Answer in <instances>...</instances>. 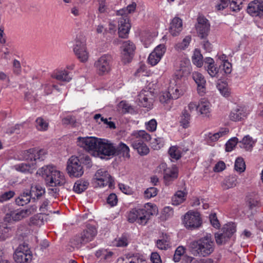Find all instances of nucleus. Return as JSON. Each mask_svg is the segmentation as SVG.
Listing matches in <instances>:
<instances>
[{
    "mask_svg": "<svg viewBox=\"0 0 263 263\" xmlns=\"http://www.w3.org/2000/svg\"><path fill=\"white\" fill-rule=\"evenodd\" d=\"M94 180L95 183L99 187L108 185L110 188L114 185V179L104 168L99 169L96 172L94 176Z\"/></svg>",
    "mask_w": 263,
    "mask_h": 263,
    "instance_id": "9b49d317",
    "label": "nucleus"
},
{
    "mask_svg": "<svg viewBox=\"0 0 263 263\" xmlns=\"http://www.w3.org/2000/svg\"><path fill=\"white\" fill-rule=\"evenodd\" d=\"M100 157L103 156H111L115 155V146L110 141L105 139H100L97 151Z\"/></svg>",
    "mask_w": 263,
    "mask_h": 263,
    "instance_id": "ddd939ff",
    "label": "nucleus"
},
{
    "mask_svg": "<svg viewBox=\"0 0 263 263\" xmlns=\"http://www.w3.org/2000/svg\"><path fill=\"white\" fill-rule=\"evenodd\" d=\"M112 57L108 54H103L95 63V67L99 75L108 73L111 69Z\"/></svg>",
    "mask_w": 263,
    "mask_h": 263,
    "instance_id": "1a4fd4ad",
    "label": "nucleus"
},
{
    "mask_svg": "<svg viewBox=\"0 0 263 263\" xmlns=\"http://www.w3.org/2000/svg\"><path fill=\"white\" fill-rule=\"evenodd\" d=\"M73 51L80 61L85 62L87 61L89 54L84 42L76 40L73 47Z\"/></svg>",
    "mask_w": 263,
    "mask_h": 263,
    "instance_id": "6ab92c4d",
    "label": "nucleus"
},
{
    "mask_svg": "<svg viewBox=\"0 0 263 263\" xmlns=\"http://www.w3.org/2000/svg\"><path fill=\"white\" fill-rule=\"evenodd\" d=\"M37 173L45 177L47 183L52 187L61 186L66 182L63 173L53 166H43L37 171Z\"/></svg>",
    "mask_w": 263,
    "mask_h": 263,
    "instance_id": "7ed1b4c3",
    "label": "nucleus"
},
{
    "mask_svg": "<svg viewBox=\"0 0 263 263\" xmlns=\"http://www.w3.org/2000/svg\"><path fill=\"white\" fill-rule=\"evenodd\" d=\"M238 143V139L234 137L229 140L226 144V151L231 152Z\"/></svg>",
    "mask_w": 263,
    "mask_h": 263,
    "instance_id": "5fc2aeb1",
    "label": "nucleus"
},
{
    "mask_svg": "<svg viewBox=\"0 0 263 263\" xmlns=\"http://www.w3.org/2000/svg\"><path fill=\"white\" fill-rule=\"evenodd\" d=\"M248 114L246 109L243 107L238 106L231 111L229 118L232 121L237 122L246 118Z\"/></svg>",
    "mask_w": 263,
    "mask_h": 263,
    "instance_id": "b1692460",
    "label": "nucleus"
},
{
    "mask_svg": "<svg viewBox=\"0 0 263 263\" xmlns=\"http://www.w3.org/2000/svg\"><path fill=\"white\" fill-rule=\"evenodd\" d=\"M182 30V21L178 17H175L170 23L169 31L173 36L178 35Z\"/></svg>",
    "mask_w": 263,
    "mask_h": 263,
    "instance_id": "393cba45",
    "label": "nucleus"
},
{
    "mask_svg": "<svg viewBox=\"0 0 263 263\" xmlns=\"http://www.w3.org/2000/svg\"><path fill=\"white\" fill-rule=\"evenodd\" d=\"M43 218L41 217V214H37L30 219V222L34 225H40L43 223Z\"/></svg>",
    "mask_w": 263,
    "mask_h": 263,
    "instance_id": "69168bd1",
    "label": "nucleus"
},
{
    "mask_svg": "<svg viewBox=\"0 0 263 263\" xmlns=\"http://www.w3.org/2000/svg\"><path fill=\"white\" fill-rule=\"evenodd\" d=\"M190 250L194 256H209L214 250V242L210 234L191 242Z\"/></svg>",
    "mask_w": 263,
    "mask_h": 263,
    "instance_id": "f03ea898",
    "label": "nucleus"
},
{
    "mask_svg": "<svg viewBox=\"0 0 263 263\" xmlns=\"http://www.w3.org/2000/svg\"><path fill=\"white\" fill-rule=\"evenodd\" d=\"M67 170L70 177H80L84 173V170L79 158L71 156L67 162Z\"/></svg>",
    "mask_w": 263,
    "mask_h": 263,
    "instance_id": "f8f14e48",
    "label": "nucleus"
},
{
    "mask_svg": "<svg viewBox=\"0 0 263 263\" xmlns=\"http://www.w3.org/2000/svg\"><path fill=\"white\" fill-rule=\"evenodd\" d=\"M174 214V211L172 207L165 206L163 208L162 212V217L163 219L166 220L172 217Z\"/></svg>",
    "mask_w": 263,
    "mask_h": 263,
    "instance_id": "864d4df0",
    "label": "nucleus"
},
{
    "mask_svg": "<svg viewBox=\"0 0 263 263\" xmlns=\"http://www.w3.org/2000/svg\"><path fill=\"white\" fill-rule=\"evenodd\" d=\"M183 223L187 229H195L199 228L202 224L200 214L196 211H189L184 216Z\"/></svg>",
    "mask_w": 263,
    "mask_h": 263,
    "instance_id": "9d476101",
    "label": "nucleus"
},
{
    "mask_svg": "<svg viewBox=\"0 0 263 263\" xmlns=\"http://www.w3.org/2000/svg\"><path fill=\"white\" fill-rule=\"evenodd\" d=\"M211 103L206 99H201L198 103V110L203 116L209 117L211 112Z\"/></svg>",
    "mask_w": 263,
    "mask_h": 263,
    "instance_id": "cd10ccee",
    "label": "nucleus"
},
{
    "mask_svg": "<svg viewBox=\"0 0 263 263\" xmlns=\"http://www.w3.org/2000/svg\"><path fill=\"white\" fill-rule=\"evenodd\" d=\"M191 115L187 110L184 109L180 116V123L184 128H188L190 125Z\"/></svg>",
    "mask_w": 263,
    "mask_h": 263,
    "instance_id": "58836bf2",
    "label": "nucleus"
},
{
    "mask_svg": "<svg viewBox=\"0 0 263 263\" xmlns=\"http://www.w3.org/2000/svg\"><path fill=\"white\" fill-rule=\"evenodd\" d=\"M136 4L134 2L128 5L126 8H122L117 11V15L121 17L119 20L118 34L119 37L126 38L127 37L130 28L129 19L127 15L134 12L136 9Z\"/></svg>",
    "mask_w": 263,
    "mask_h": 263,
    "instance_id": "20e7f679",
    "label": "nucleus"
},
{
    "mask_svg": "<svg viewBox=\"0 0 263 263\" xmlns=\"http://www.w3.org/2000/svg\"><path fill=\"white\" fill-rule=\"evenodd\" d=\"M15 261L17 263H29L32 258V254L26 244L19 245L13 255Z\"/></svg>",
    "mask_w": 263,
    "mask_h": 263,
    "instance_id": "6e6552de",
    "label": "nucleus"
},
{
    "mask_svg": "<svg viewBox=\"0 0 263 263\" xmlns=\"http://www.w3.org/2000/svg\"><path fill=\"white\" fill-rule=\"evenodd\" d=\"M37 208L35 205H32L26 209L10 210L6 214L4 221L7 222L19 221L35 213Z\"/></svg>",
    "mask_w": 263,
    "mask_h": 263,
    "instance_id": "423d86ee",
    "label": "nucleus"
},
{
    "mask_svg": "<svg viewBox=\"0 0 263 263\" xmlns=\"http://www.w3.org/2000/svg\"><path fill=\"white\" fill-rule=\"evenodd\" d=\"M156 205L147 203L143 208H134L128 213L127 219L129 222L136 221L140 224L145 225L147 223L150 216L157 212Z\"/></svg>",
    "mask_w": 263,
    "mask_h": 263,
    "instance_id": "f257e3e1",
    "label": "nucleus"
},
{
    "mask_svg": "<svg viewBox=\"0 0 263 263\" xmlns=\"http://www.w3.org/2000/svg\"><path fill=\"white\" fill-rule=\"evenodd\" d=\"M117 201L118 200L116 195L113 193L110 194L107 199V203L112 206L117 204Z\"/></svg>",
    "mask_w": 263,
    "mask_h": 263,
    "instance_id": "774afa93",
    "label": "nucleus"
},
{
    "mask_svg": "<svg viewBox=\"0 0 263 263\" xmlns=\"http://www.w3.org/2000/svg\"><path fill=\"white\" fill-rule=\"evenodd\" d=\"M229 6L233 11H239L242 7V1L241 0H232L230 1Z\"/></svg>",
    "mask_w": 263,
    "mask_h": 263,
    "instance_id": "603ef678",
    "label": "nucleus"
},
{
    "mask_svg": "<svg viewBox=\"0 0 263 263\" xmlns=\"http://www.w3.org/2000/svg\"><path fill=\"white\" fill-rule=\"evenodd\" d=\"M115 155H122L123 157H130L129 148L125 144L120 142L117 147L115 146Z\"/></svg>",
    "mask_w": 263,
    "mask_h": 263,
    "instance_id": "f704fd0d",
    "label": "nucleus"
},
{
    "mask_svg": "<svg viewBox=\"0 0 263 263\" xmlns=\"http://www.w3.org/2000/svg\"><path fill=\"white\" fill-rule=\"evenodd\" d=\"M168 154L172 159L178 160L181 157V148L177 146H172L169 149Z\"/></svg>",
    "mask_w": 263,
    "mask_h": 263,
    "instance_id": "37998d69",
    "label": "nucleus"
},
{
    "mask_svg": "<svg viewBox=\"0 0 263 263\" xmlns=\"http://www.w3.org/2000/svg\"><path fill=\"white\" fill-rule=\"evenodd\" d=\"M187 192L185 191L179 190L172 197V204L179 205L185 201L186 198Z\"/></svg>",
    "mask_w": 263,
    "mask_h": 263,
    "instance_id": "c85d7f7f",
    "label": "nucleus"
},
{
    "mask_svg": "<svg viewBox=\"0 0 263 263\" xmlns=\"http://www.w3.org/2000/svg\"><path fill=\"white\" fill-rule=\"evenodd\" d=\"M146 128L149 132H154L156 130L157 123L155 119H152L145 123Z\"/></svg>",
    "mask_w": 263,
    "mask_h": 263,
    "instance_id": "0e129e2a",
    "label": "nucleus"
},
{
    "mask_svg": "<svg viewBox=\"0 0 263 263\" xmlns=\"http://www.w3.org/2000/svg\"><path fill=\"white\" fill-rule=\"evenodd\" d=\"M235 169L240 173L243 172L246 170V164L244 160L241 157L237 158L235 162Z\"/></svg>",
    "mask_w": 263,
    "mask_h": 263,
    "instance_id": "49530a36",
    "label": "nucleus"
},
{
    "mask_svg": "<svg viewBox=\"0 0 263 263\" xmlns=\"http://www.w3.org/2000/svg\"><path fill=\"white\" fill-rule=\"evenodd\" d=\"M158 193V190L154 187L147 189L144 192V196L147 198H151L156 196Z\"/></svg>",
    "mask_w": 263,
    "mask_h": 263,
    "instance_id": "4d7b16f0",
    "label": "nucleus"
},
{
    "mask_svg": "<svg viewBox=\"0 0 263 263\" xmlns=\"http://www.w3.org/2000/svg\"><path fill=\"white\" fill-rule=\"evenodd\" d=\"M64 124L71 125L73 126H76L77 122L75 117L73 116H67L62 120Z\"/></svg>",
    "mask_w": 263,
    "mask_h": 263,
    "instance_id": "bf43d9fd",
    "label": "nucleus"
},
{
    "mask_svg": "<svg viewBox=\"0 0 263 263\" xmlns=\"http://www.w3.org/2000/svg\"><path fill=\"white\" fill-rule=\"evenodd\" d=\"M191 66L190 61L187 59H183L179 64V71L180 72L179 77H182L190 73Z\"/></svg>",
    "mask_w": 263,
    "mask_h": 263,
    "instance_id": "7c9ffc66",
    "label": "nucleus"
},
{
    "mask_svg": "<svg viewBox=\"0 0 263 263\" xmlns=\"http://www.w3.org/2000/svg\"><path fill=\"white\" fill-rule=\"evenodd\" d=\"M217 88L223 96L225 97L229 96L230 90L226 83L222 82L219 84L217 85Z\"/></svg>",
    "mask_w": 263,
    "mask_h": 263,
    "instance_id": "8fccbe9b",
    "label": "nucleus"
},
{
    "mask_svg": "<svg viewBox=\"0 0 263 263\" xmlns=\"http://www.w3.org/2000/svg\"><path fill=\"white\" fill-rule=\"evenodd\" d=\"M122 61L124 64L131 62L136 49L134 44L130 41H124L121 47Z\"/></svg>",
    "mask_w": 263,
    "mask_h": 263,
    "instance_id": "dca6fc26",
    "label": "nucleus"
},
{
    "mask_svg": "<svg viewBox=\"0 0 263 263\" xmlns=\"http://www.w3.org/2000/svg\"><path fill=\"white\" fill-rule=\"evenodd\" d=\"M89 182L84 180H77L73 186V191L77 193H81L88 187Z\"/></svg>",
    "mask_w": 263,
    "mask_h": 263,
    "instance_id": "4c0bfd02",
    "label": "nucleus"
},
{
    "mask_svg": "<svg viewBox=\"0 0 263 263\" xmlns=\"http://www.w3.org/2000/svg\"><path fill=\"white\" fill-rule=\"evenodd\" d=\"M158 99L160 102L164 105L169 103L171 100L173 99L172 96H171L168 89L160 92L158 96Z\"/></svg>",
    "mask_w": 263,
    "mask_h": 263,
    "instance_id": "ea45409f",
    "label": "nucleus"
},
{
    "mask_svg": "<svg viewBox=\"0 0 263 263\" xmlns=\"http://www.w3.org/2000/svg\"><path fill=\"white\" fill-rule=\"evenodd\" d=\"M151 139V135L143 130L134 132L130 136L133 147L141 155H146L149 153V148L145 142Z\"/></svg>",
    "mask_w": 263,
    "mask_h": 263,
    "instance_id": "39448f33",
    "label": "nucleus"
},
{
    "mask_svg": "<svg viewBox=\"0 0 263 263\" xmlns=\"http://www.w3.org/2000/svg\"><path fill=\"white\" fill-rule=\"evenodd\" d=\"M185 252V249L182 246H179L178 247L175 252L174 255V260L175 262H178L180 259L182 255H183V254Z\"/></svg>",
    "mask_w": 263,
    "mask_h": 263,
    "instance_id": "6e6d98bb",
    "label": "nucleus"
},
{
    "mask_svg": "<svg viewBox=\"0 0 263 263\" xmlns=\"http://www.w3.org/2000/svg\"><path fill=\"white\" fill-rule=\"evenodd\" d=\"M215 238L216 242L218 245H222L228 241L229 237L223 232V233H216L215 234Z\"/></svg>",
    "mask_w": 263,
    "mask_h": 263,
    "instance_id": "de8ad7c7",
    "label": "nucleus"
},
{
    "mask_svg": "<svg viewBox=\"0 0 263 263\" xmlns=\"http://www.w3.org/2000/svg\"><path fill=\"white\" fill-rule=\"evenodd\" d=\"M136 101L139 106L151 109L154 102V93L148 90H142L139 93Z\"/></svg>",
    "mask_w": 263,
    "mask_h": 263,
    "instance_id": "4468645a",
    "label": "nucleus"
},
{
    "mask_svg": "<svg viewBox=\"0 0 263 263\" xmlns=\"http://www.w3.org/2000/svg\"><path fill=\"white\" fill-rule=\"evenodd\" d=\"M223 232L230 238L236 232V225L234 223H229L223 228Z\"/></svg>",
    "mask_w": 263,
    "mask_h": 263,
    "instance_id": "a18cd8bd",
    "label": "nucleus"
},
{
    "mask_svg": "<svg viewBox=\"0 0 263 263\" xmlns=\"http://www.w3.org/2000/svg\"><path fill=\"white\" fill-rule=\"evenodd\" d=\"M45 189L40 185H34L31 187L29 195L32 199H39L45 194Z\"/></svg>",
    "mask_w": 263,
    "mask_h": 263,
    "instance_id": "473e14b6",
    "label": "nucleus"
},
{
    "mask_svg": "<svg viewBox=\"0 0 263 263\" xmlns=\"http://www.w3.org/2000/svg\"><path fill=\"white\" fill-rule=\"evenodd\" d=\"M28 161V163H22L21 164L15 165L14 166L15 169L16 171L22 173H31L32 171L35 168V163L32 161Z\"/></svg>",
    "mask_w": 263,
    "mask_h": 263,
    "instance_id": "c756f323",
    "label": "nucleus"
},
{
    "mask_svg": "<svg viewBox=\"0 0 263 263\" xmlns=\"http://www.w3.org/2000/svg\"><path fill=\"white\" fill-rule=\"evenodd\" d=\"M52 77L58 80L66 82H69L72 79V75L71 73L65 69L59 70L54 71L52 73Z\"/></svg>",
    "mask_w": 263,
    "mask_h": 263,
    "instance_id": "bb28decb",
    "label": "nucleus"
},
{
    "mask_svg": "<svg viewBox=\"0 0 263 263\" xmlns=\"http://www.w3.org/2000/svg\"><path fill=\"white\" fill-rule=\"evenodd\" d=\"M31 197L29 191H26L20 194L19 196L15 198V203L18 206H24L29 203L30 201Z\"/></svg>",
    "mask_w": 263,
    "mask_h": 263,
    "instance_id": "e433bc0d",
    "label": "nucleus"
},
{
    "mask_svg": "<svg viewBox=\"0 0 263 263\" xmlns=\"http://www.w3.org/2000/svg\"><path fill=\"white\" fill-rule=\"evenodd\" d=\"M15 195L14 191H9L0 195V202H3L12 198Z\"/></svg>",
    "mask_w": 263,
    "mask_h": 263,
    "instance_id": "13d9d810",
    "label": "nucleus"
},
{
    "mask_svg": "<svg viewBox=\"0 0 263 263\" xmlns=\"http://www.w3.org/2000/svg\"><path fill=\"white\" fill-rule=\"evenodd\" d=\"M166 51V47L164 44L158 45L148 56L147 61L152 66L157 65L160 61Z\"/></svg>",
    "mask_w": 263,
    "mask_h": 263,
    "instance_id": "a211bd4d",
    "label": "nucleus"
},
{
    "mask_svg": "<svg viewBox=\"0 0 263 263\" xmlns=\"http://www.w3.org/2000/svg\"><path fill=\"white\" fill-rule=\"evenodd\" d=\"M229 132L228 128H220L219 131L215 133H209L205 135V140L209 145H212L220 137L227 135Z\"/></svg>",
    "mask_w": 263,
    "mask_h": 263,
    "instance_id": "5701e85b",
    "label": "nucleus"
},
{
    "mask_svg": "<svg viewBox=\"0 0 263 263\" xmlns=\"http://www.w3.org/2000/svg\"><path fill=\"white\" fill-rule=\"evenodd\" d=\"M168 90H169L171 96H172L173 99H177L179 98L183 93V90L180 88V87L175 84L172 83L171 82L168 87Z\"/></svg>",
    "mask_w": 263,
    "mask_h": 263,
    "instance_id": "c9c22d12",
    "label": "nucleus"
},
{
    "mask_svg": "<svg viewBox=\"0 0 263 263\" xmlns=\"http://www.w3.org/2000/svg\"><path fill=\"white\" fill-rule=\"evenodd\" d=\"M203 57L200 51L198 49H195L192 57L193 63L198 67H201L203 65Z\"/></svg>",
    "mask_w": 263,
    "mask_h": 263,
    "instance_id": "79ce46f5",
    "label": "nucleus"
},
{
    "mask_svg": "<svg viewBox=\"0 0 263 263\" xmlns=\"http://www.w3.org/2000/svg\"><path fill=\"white\" fill-rule=\"evenodd\" d=\"M156 172L163 173V178L165 184L169 185L172 181L176 179L178 176L177 167L173 165L171 167H167L165 163H161L156 168Z\"/></svg>",
    "mask_w": 263,
    "mask_h": 263,
    "instance_id": "0eeeda50",
    "label": "nucleus"
},
{
    "mask_svg": "<svg viewBox=\"0 0 263 263\" xmlns=\"http://www.w3.org/2000/svg\"><path fill=\"white\" fill-rule=\"evenodd\" d=\"M255 142L252 137L249 135L245 136L242 140L239 141V146L240 148L245 149L246 151H251Z\"/></svg>",
    "mask_w": 263,
    "mask_h": 263,
    "instance_id": "2f4dec72",
    "label": "nucleus"
},
{
    "mask_svg": "<svg viewBox=\"0 0 263 263\" xmlns=\"http://www.w3.org/2000/svg\"><path fill=\"white\" fill-rule=\"evenodd\" d=\"M113 253L106 249H100L96 253V256L101 259L109 260L111 258Z\"/></svg>",
    "mask_w": 263,
    "mask_h": 263,
    "instance_id": "a19ab883",
    "label": "nucleus"
},
{
    "mask_svg": "<svg viewBox=\"0 0 263 263\" xmlns=\"http://www.w3.org/2000/svg\"><path fill=\"white\" fill-rule=\"evenodd\" d=\"M191 41V36H185L181 43H178L176 45V48L178 50H184L187 48Z\"/></svg>",
    "mask_w": 263,
    "mask_h": 263,
    "instance_id": "09e8293b",
    "label": "nucleus"
},
{
    "mask_svg": "<svg viewBox=\"0 0 263 263\" xmlns=\"http://www.w3.org/2000/svg\"><path fill=\"white\" fill-rule=\"evenodd\" d=\"M237 177L236 176H229L226 177L221 183L224 190H228L237 185Z\"/></svg>",
    "mask_w": 263,
    "mask_h": 263,
    "instance_id": "72a5a7b5",
    "label": "nucleus"
},
{
    "mask_svg": "<svg viewBox=\"0 0 263 263\" xmlns=\"http://www.w3.org/2000/svg\"><path fill=\"white\" fill-rule=\"evenodd\" d=\"M247 11L253 16L263 17V2L254 0L250 2L248 5Z\"/></svg>",
    "mask_w": 263,
    "mask_h": 263,
    "instance_id": "412c9836",
    "label": "nucleus"
},
{
    "mask_svg": "<svg viewBox=\"0 0 263 263\" xmlns=\"http://www.w3.org/2000/svg\"><path fill=\"white\" fill-rule=\"evenodd\" d=\"M97 234V231L96 227L91 224H87L81 236L77 238L76 245L86 244L92 241Z\"/></svg>",
    "mask_w": 263,
    "mask_h": 263,
    "instance_id": "2eb2a0df",
    "label": "nucleus"
},
{
    "mask_svg": "<svg viewBox=\"0 0 263 263\" xmlns=\"http://www.w3.org/2000/svg\"><path fill=\"white\" fill-rule=\"evenodd\" d=\"M35 125L36 129L40 131L47 130L48 128V123L41 117L36 119Z\"/></svg>",
    "mask_w": 263,
    "mask_h": 263,
    "instance_id": "c03bdc74",
    "label": "nucleus"
},
{
    "mask_svg": "<svg viewBox=\"0 0 263 263\" xmlns=\"http://www.w3.org/2000/svg\"><path fill=\"white\" fill-rule=\"evenodd\" d=\"M192 77L197 85V90L199 93H204L206 81L203 76L198 72H194L193 73Z\"/></svg>",
    "mask_w": 263,
    "mask_h": 263,
    "instance_id": "a878e982",
    "label": "nucleus"
},
{
    "mask_svg": "<svg viewBox=\"0 0 263 263\" xmlns=\"http://www.w3.org/2000/svg\"><path fill=\"white\" fill-rule=\"evenodd\" d=\"M196 29L201 38L206 37L210 30V24L208 21L203 17H198Z\"/></svg>",
    "mask_w": 263,
    "mask_h": 263,
    "instance_id": "4be33fe9",
    "label": "nucleus"
},
{
    "mask_svg": "<svg viewBox=\"0 0 263 263\" xmlns=\"http://www.w3.org/2000/svg\"><path fill=\"white\" fill-rule=\"evenodd\" d=\"M47 154L46 150L44 149L31 148L27 151L25 159L27 161H32L36 163L37 160H43Z\"/></svg>",
    "mask_w": 263,
    "mask_h": 263,
    "instance_id": "aec40b11",
    "label": "nucleus"
},
{
    "mask_svg": "<svg viewBox=\"0 0 263 263\" xmlns=\"http://www.w3.org/2000/svg\"><path fill=\"white\" fill-rule=\"evenodd\" d=\"M207 71L212 77H217L219 71V68L215 65L212 66H207Z\"/></svg>",
    "mask_w": 263,
    "mask_h": 263,
    "instance_id": "e2e57ef3",
    "label": "nucleus"
},
{
    "mask_svg": "<svg viewBox=\"0 0 263 263\" xmlns=\"http://www.w3.org/2000/svg\"><path fill=\"white\" fill-rule=\"evenodd\" d=\"M99 139L92 137H79L77 143L79 146L86 151H97Z\"/></svg>",
    "mask_w": 263,
    "mask_h": 263,
    "instance_id": "f3484780",
    "label": "nucleus"
},
{
    "mask_svg": "<svg viewBox=\"0 0 263 263\" xmlns=\"http://www.w3.org/2000/svg\"><path fill=\"white\" fill-rule=\"evenodd\" d=\"M156 245L160 250H166L170 247V243L166 238L163 237L157 240Z\"/></svg>",
    "mask_w": 263,
    "mask_h": 263,
    "instance_id": "3c124183",
    "label": "nucleus"
},
{
    "mask_svg": "<svg viewBox=\"0 0 263 263\" xmlns=\"http://www.w3.org/2000/svg\"><path fill=\"white\" fill-rule=\"evenodd\" d=\"M21 129H23V124H16L8 128L6 133L9 134H19Z\"/></svg>",
    "mask_w": 263,
    "mask_h": 263,
    "instance_id": "052dcab7",
    "label": "nucleus"
},
{
    "mask_svg": "<svg viewBox=\"0 0 263 263\" xmlns=\"http://www.w3.org/2000/svg\"><path fill=\"white\" fill-rule=\"evenodd\" d=\"M117 247H125L128 243V237L126 235H123L116 240Z\"/></svg>",
    "mask_w": 263,
    "mask_h": 263,
    "instance_id": "680f3d73",
    "label": "nucleus"
},
{
    "mask_svg": "<svg viewBox=\"0 0 263 263\" xmlns=\"http://www.w3.org/2000/svg\"><path fill=\"white\" fill-rule=\"evenodd\" d=\"M209 219L211 222V223L212 226L215 228H219L220 227V224L218 220L217 219L216 215L215 213L211 214L209 216Z\"/></svg>",
    "mask_w": 263,
    "mask_h": 263,
    "instance_id": "338daca9",
    "label": "nucleus"
}]
</instances>
